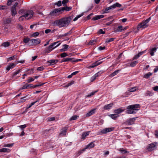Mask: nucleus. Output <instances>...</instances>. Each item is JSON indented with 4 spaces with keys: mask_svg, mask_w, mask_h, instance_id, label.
Masks as SVG:
<instances>
[{
    "mask_svg": "<svg viewBox=\"0 0 158 158\" xmlns=\"http://www.w3.org/2000/svg\"><path fill=\"white\" fill-rule=\"evenodd\" d=\"M73 19L72 16L68 17H64L58 20H56L54 22V24L60 27H65L68 26Z\"/></svg>",
    "mask_w": 158,
    "mask_h": 158,
    "instance_id": "nucleus-1",
    "label": "nucleus"
},
{
    "mask_svg": "<svg viewBox=\"0 0 158 158\" xmlns=\"http://www.w3.org/2000/svg\"><path fill=\"white\" fill-rule=\"evenodd\" d=\"M19 13L22 15L19 18V20L20 21H23L24 18L27 19H30L32 17L34 14L32 10L25 11L24 9L20 10L19 11Z\"/></svg>",
    "mask_w": 158,
    "mask_h": 158,
    "instance_id": "nucleus-2",
    "label": "nucleus"
},
{
    "mask_svg": "<svg viewBox=\"0 0 158 158\" xmlns=\"http://www.w3.org/2000/svg\"><path fill=\"white\" fill-rule=\"evenodd\" d=\"M140 105L139 104L132 105L128 106L127 107V110L126 112L128 114H134L138 110L137 108L140 107Z\"/></svg>",
    "mask_w": 158,
    "mask_h": 158,
    "instance_id": "nucleus-3",
    "label": "nucleus"
},
{
    "mask_svg": "<svg viewBox=\"0 0 158 158\" xmlns=\"http://www.w3.org/2000/svg\"><path fill=\"white\" fill-rule=\"evenodd\" d=\"M151 20V17H149L145 20L139 23L137 26V29L138 31L142 30L148 26V23Z\"/></svg>",
    "mask_w": 158,
    "mask_h": 158,
    "instance_id": "nucleus-4",
    "label": "nucleus"
},
{
    "mask_svg": "<svg viewBox=\"0 0 158 158\" xmlns=\"http://www.w3.org/2000/svg\"><path fill=\"white\" fill-rule=\"evenodd\" d=\"M18 4V3L16 2L11 9V14L12 16H15L17 13V11L16 8Z\"/></svg>",
    "mask_w": 158,
    "mask_h": 158,
    "instance_id": "nucleus-5",
    "label": "nucleus"
},
{
    "mask_svg": "<svg viewBox=\"0 0 158 158\" xmlns=\"http://www.w3.org/2000/svg\"><path fill=\"white\" fill-rule=\"evenodd\" d=\"M59 42H54L51 44L48 48V49L46 50V52H50L52 51L53 49L54 48H55L56 47H58V46H59L60 44V43L59 44L57 45H56V46L54 47V48H53L52 49V48L54 47V44H57Z\"/></svg>",
    "mask_w": 158,
    "mask_h": 158,
    "instance_id": "nucleus-6",
    "label": "nucleus"
},
{
    "mask_svg": "<svg viewBox=\"0 0 158 158\" xmlns=\"http://www.w3.org/2000/svg\"><path fill=\"white\" fill-rule=\"evenodd\" d=\"M60 12V9H55L50 13V15L52 16H57L61 14Z\"/></svg>",
    "mask_w": 158,
    "mask_h": 158,
    "instance_id": "nucleus-7",
    "label": "nucleus"
},
{
    "mask_svg": "<svg viewBox=\"0 0 158 158\" xmlns=\"http://www.w3.org/2000/svg\"><path fill=\"white\" fill-rule=\"evenodd\" d=\"M114 130V128H106L100 131L101 133L102 134H106L108 132H110Z\"/></svg>",
    "mask_w": 158,
    "mask_h": 158,
    "instance_id": "nucleus-8",
    "label": "nucleus"
},
{
    "mask_svg": "<svg viewBox=\"0 0 158 158\" xmlns=\"http://www.w3.org/2000/svg\"><path fill=\"white\" fill-rule=\"evenodd\" d=\"M156 148V144L155 143H152L148 145L147 150L148 151H152Z\"/></svg>",
    "mask_w": 158,
    "mask_h": 158,
    "instance_id": "nucleus-9",
    "label": "nucleus"
},
{
    "mask_svg": "<svg viewBox=\"0 0 158 158\" xmlns=\"http://www.w3.org/2000/svg\"><path fill=\"white\" fill-rule=\"evenodd\" d=\"M122 6V5L116 2L115 3L113 4L112 6L109 7H107L108 10H113L115 9L116 7H120Z\"/></svg>",
    "mask_w": 158,
    "mask_h": 158,
    "instance_id": "nucleus-10",
    "label": "nucleus"
},
{
    "mask_svg": "<svg viewBox=\"0 0 158 158\" xmlns=\"http://www.w3.org/2000/svg\"><path fill=\"white\" fill-rule=\"evenodd\" d=\"M30 41L31 42V45H35L39 44L41 42V40L39 39H36L31 40Z\"/></svg>",
    "mask_w": 158,
    "mask_h": 158,
    "instance_id": "nucleus-11",
    "label": "nucleus"
},
{
    "mask_svg": "<svg viewBox=\"0 0 158 158\" xmlns=\"http://www.w3.org/2000/svg\"><path fill=\"white\" fill-rule=\"evenodd\" d=\"M102 61H97L94 63H93L92 64L88 67V68H93L100 64H101Z\"/></svg>",
    "mask_w": 158,
    "mask_h": 158,
    "instance_id": "nucleus-12",
    "label": "nucleus"
},
{
    "mask_svg": "<svg viewBox=\"0 0 158 158\" xmlns=\"http://www.w3.org/2000/svg\"><path fill=\"white\" fill-rule=\"evenodd\" d=\"M102 61H97L94 63H93L92 64L88 67V68H93L100 64H101Z\"/></svg>",
    "mask_w": 158,
    "mask_h": 158,
    "instance_id": "nucleus-13",
    "label": "nucleus"
},
{
    "mask_svg": "<svg viewBox=\"0 0 158 158\" xmlns=\"http://www.w3.org/2000/svg\"><path fill=\"white\" fill-rule=\"evenodd\" d=\"M102 61H97L94 63H93L92 64L88 67V68H93L100 64H101Z\"/></svg>",
    "mask_w": 158,
    "mask_h": 158,
    "instance_id": "nucleus-14",
    "label": "nucleus"
},
{
    "mask_svg": "<svg viewBox=\"0 0 158 158\" xmlns=\"http://www.w3.org/2000/svg\"><path fill=\"white\" fill-rule=\"evenodd\" d=\"M123 28V27L122 26H118L117 28H115L114 31L115 32H121L123 30H124L126 29V27L124 28Z\"/></svg>",
    "mask_w": 158,
    "mask_h": 158,
    "instance_id": "nucleus-15",
    "label": "nucleus"
},
{
    "mask_svg": "<svg viewBox=\"0 0 158 158\" xmlns=\"http://www.w3.org/2000/svg\"><path fill=\"white\" fill-rule=\"evenodd\" d=\"M113 105V103H110L105 105L103 107V109L105 110H108L110 109Z\"/></svg>",
    "mask_w": 158,
    "mask_h": 158,
    "instance_id": "nucleus-16",
    "label": "nucleus"
},
{
    "mask_svg": "<svg viewBox=\"0 0 158 158\" xmlns=\"http://www.w3.org/2000/svg\"><path fill=\"white\" fill-rule=\"evenodd\" d=\"M33 86V85L32 84L24 85H23L22 88L20 89H30L31 87H32Z\"/></svg>",
    "mask_w": 158,
    "mask_h": 158,
    "instance_id": "nucleus-17",
    "label": "nucleus"
},
{
    "mask_svg": "<svg viewBox=\"0 0 158 158\" xmlns=\"http://www.w3.org/2000/svg\"><path fill=\"white\" fill-rule=\"evenodd\" d=\"M124 110V109H123L121 108H119L115 110L114 111V112L115 113L118 114V115L119 114L121 113Z\"/></svg>",
    "mask_w": 158,
    "mask_h": 158,
    "instance_id": "nucleus-18",
    "label": "nucleus"
},
{
    "mask_svg": "<svg viewBox=\"0 0 158 158\" xmlns=\"http://www.w3.org/2000/svg\"><path fill=\"white\" fill-rule=\"evenodd\" d=\"M94 146V144L93 142H91L85 148V149H90L93 148Z\"/></svg>",
    "mask_w": 158,
    "mask_h": 158,
    "instance_id": "nucleus-19",
    "label": "nucleus"
},
{
    "mask_svg": "<svg viewBox=\"0 0 158 158\" xmlns=\"http://www.w3.org/2000/svg\"><path fill=\"white\" fill-rule=\"evenodd\" d=\"M11 150L9 148H3L0 149V152H9Z\"/></svg>",
    "mask_w": 158,
    "mask_h": 158,
    "instance_id": "nucleus-20",
    "label": "nucleus"
},
{
    "mask_svg": "<svg viewBox=\"0 0 158 158\" xmlns=\"http://www.w3.org/2000/svg\"><path fill=\"white\" fill-rule=\"evenodd\" d=\"M58 60H51L48 61V62L50 64V65H53L57 63Z\"/></svg>",
    "mask_w": 158,
    "mask_h": 158,
    "instance_id": "nucleus-21",
    "label": "nucleus"
},
{
    "mask_svg": "<svg viewBox=\"0 0 158 158\" xmlns=\"http://www.w3.org/2000/svg\"><path fill=\"white\" fill-rule=\"evenodd\" d=\"M74 58H65L63 59L61 61L62 62H66L72 61V62H73V60Z\"/></svg>",
    "mask_w": 158,
    "mask_h": 158,
    "instance_id": "nucleus-22",
    "label": "nucleus"
},
{
    "mask_svg": "<svg viewBox=\"0 0 158 158\" xmlns=\"http://www.w3.org/2000/svg\"><path fill=\"white\" fill-rule=\"evenodd\" d=\"M15 64L14 63H11L6 68V70L9 71L11 69H12L15 66Z\"/></svg>",
    "mask_w": 158,
    "mask_h": 158,
    "instance_id": "nucleus-23",
    "label": "nucleus"
},
{
    "mask_svg": "<svg viewBox=\"0 0 158 158\" xmlns=\"http://www.w3.org/2000/svg\"><path fill=\"white\" fill-rule=\"evenodd\" d=\"M67 128H64L61 130V131L60 134V135H66L67 132Z\"/></svg>",
    "mask_w": 158,
    "mask_h": 158,
    "instance_id": "nucleus-24",
    "label": "nucleus"
},
{
    "mask_svg": "<svg viewBox=\"0 0 158 158\" xmlns=\"http://www.w3.org/2000/svg\"><path fill=\"white\" fill-rule=\"evenodd\" d=\"M95 110L96 109H95L91 110L87 114L86 116L89 117L91 115L95 113Z\"/></svg>",
    "mask_w": 158,
    "mask_h": 158,
    "instance_id": "nucleus-25",
    "label": "nucleus"
},
{
    "mask_svg": "<svg viewBox=\"0 0 158 158\" xmlns=\"http://www.w3.org/2000/svg\"><path fill=\"white\" fill-rule=\"evenodd\" d=\"M43 8V7L42 6H35L34 7V8L38 12V14H41V12H39V11L40 10V9H41Z\"/></svg>",
    "mask_w": 158,
    "mask_h": 158,
    "instance_id": "nucleus-26",
    "label": "nucleus"
},
{
    "mask_svg": "<svg viewBox=\"0 0 158 158\" xmlns=\"http://www.w3.org/2000/svg\"><path fill=\"white\" fill-rule=\"evenodd\" d=\"M89 131L84 132L82 134L81 139H84L85 137L89 135Z\"/></svg>",
    "mask_w": 158,
    "mask_h": 158,
    "instance_id": "nucleus-27",
    "label": "nucleus"
},
{
    "mask_svg": "<svg viewBox=\"0 0 158 158\" xmlns=\"http://www.w3.org/2000/svg\"><path fill=\"white\" fill-rule=\"evenodd\" d=\"M120 71V70H116L114 72L112 73L111 74H110L109 75V76L112 77H114V76H115V75H117L119 73V72Z\"/></svg>",
    "mask_w": 158,
    "mask_h": 158,
    "instance_id": "nucleus-28",
    "label": "nucleus"
},
{
    "mask_svg": "<svg viewBox=\"0 0 158 158\" xmlns=\"http://www.w3.org/2000/svg\"><path fill=\"white\" fill-rule=\"evenodd\" d=\"M156 50V48H152L150 49V54L151 56H153L154 55V53L155 52Z\"/></svg>",
    "mask_w": 158,
    "mask_h": 158,
    "instance_id": "nucleus-29",
    "label": "nucleus"
},
{
    "mask_svg": "<svg viewBox=\"0 0 158 158\" xmlns=\"http://www.w3.org/2000/svg\"><path fill=\"white\" fill-rule=\"evenodd\" d=\"M104 17V16L102 15H97L93 18V19L94 20H96L99 19L101 18H102Z\"/></svg>",
    "mask_w": 158,
    "mask_h": 158,
    "instance_id": "nucleus-30",
    "label": "nucleus"
},
{
    "mask_svg": "<svg viewBox=\"0 0 158 158\" xmlns=\"http://www.w3.org/2000/svg\"><path fill=\"white\" fill-rule=\"evenodd\" d=\"M12 19L10 18H7L4 20V23L6 24H9L11 23Z\"/></svg>",
    "mask_w": 158,
    "mask_h": 158,
    "instance_id": "nucleus-31",
    "label": "nucleus"
},
{
    "mask_svg": "<svg viewBox=\"0 0 158 158\" xmlns=\"http://www.w3.org/2000/svg\"><path fill=\"white\" fill-rule=\"evenodd\" d=\"M98 73H96L91 78L90 80L91 82L93 81L96 78V77L98 76Z\"/></svg>",
    "mask_w": 158,
    "mask_h": 158,
    "instance_id": "nucleus-32",
    "label": "nucleus"
},
{
    "mask_svg": "<svg viewBox=\"0 0 158 158\" xmlns=\"http://www.w3.org/2000/svg\"><path fill=\"white\" fill-rule=\"evenodd\" d=\"M10 45V43L8 42H6L3 43L2 44L1 46L4 47L6 48L9 46Z\"/></svg>",
    "mask_w": 158,
    "mask_h": 158,
    "instance_id": "nucleus-33",
    "label": "nucleus"
},
{
    "mask_svg": "<svg viewBox=\"0 0 158 158\" xmlns=\"http://www.w3.org/2000/svg\"><path fill=\"white\" fill-rule=\"evenodd\" d=\"M152 73L150 72H149L148 73L145 74L143 76V77L145 78L146 79H148L152 75Z\"/></svg>",
    "mask_w": 158,
    "mask_h": 158,
    "instance_id": "nucleus-34",
    "label": "nucleus"
},
{
    "mask_svg": "<svg viewBox=\"0 0 158 158\" xmlns=\"http://www.w3.org/2000/svg\"><path fill=\"white\" fill-rule=\"evenodd\" d=\"M109 116L112 118H115L118 117L119 115L115 113L114 114H110Z\"/></svg>",
    "mask_w": 158,
    "mask_h": 158,
    "instance_id": "nucleus-35",
    "label": "nucleus"
},
{
    "mask_svg": "<svg viewBox=\"0 0 158 158\" xmlns=\"http://www.w3.org/2000/svg\"><path fill=\"white\" fill-rule=\"evenodd\" d=\"M118 150L121 152L122 153H126L128 152L126 150L122 148H119Z\"/></svg>",
    "mask_w": 158,
    "mask_h": 158,
    "instance_id": "nucleus-36",
    "label": "nucleus"
},
{
    "mask_svg": "<svg viewBox=\"0 0 158 158\" xmlns=\"http://www.w3.org/2000/svg\"><path fill=\"white\" fill-rule=\"evenodd\" d=\"M135 119H129V120L127 123L128 125H132L134 123Z\"/></svg>",
    "mask_w": 158,
    "mask_h": 158,
    "instance_id": "nucleus-37",
    "label": "nucleus"
},
{
    "mask_svg": "<svg viewBox=\"0 0 158 158\" xmlns=\"http://www.w3.org/2000/svg\"><path fill=\"white\" fill-rule=\"evenodd\" d=\"M137 87H132L128 89V91L130 92H133L136 90Z\"/></svg>",
    "mask_w": 158,
    "mask_h": 158,
    "instance_id": "nucleus-38",
    "label": "nucleus"
},
{
    "mask_svg": "<svg viewBox=\"0 0 158 158\" xmlns=\"http://www.w3.org/2000/svg\"><path fill=\"white\" fill-rule=\"evenodd\" d=\"M97 90L91 92V93L87 95L86 97H91L92 96L94 95L95 94L97 93Z\"/></svg>",
    "mask_w": 158,
    "mask_h": 158,
    "instance_id": "nucleus-39",
    "label": "nucleus"
},
{
    "mask_svg": "<svg viewBox=\"0 0 158 158\" xmlns=\"http://www.w3.org/2000/svg\"><path fill=\"white\" fill-rule=\"evenodd\" d=\"M85 149L84 148L82 150H79L77 153L76 154L77 156H79L80 155L81 153H83L84 151H85Z\"/></svg>",
    "mask_w": 158,
    "mask_h": 158,
    "instance_id": "nucleus-40",
    "label": "nucleus"
},
{
    "mask_svg": "<svg viewBox=\"0 0 158 158\" xmlns=\"http://www.w3.org/2000/svg\"><path fill=\"white\" fill-rule=\"evenodd\" d=\"M114 39L113 38H111L110 39L107 38L105 42L106 43H108L110 42H112L114 40Z\"/></svg>",
    "mask_w": 158,
    "mask_h": 158,
    "instance_id": "nucleus-41",
    "label": "nucleus"
},
{
    "mask_svg": "<svg viewBox=\"0 0 158 158\" xmlns=\"http://www.w3.org/2000/svg\"><path fill=\"white\" fill-rule=\"evenodd\" d=\"M83 15V13H82L80 15H78L74 19L73 21H76L79 18H80Z\"/></svg>",
    "mask_w": 158,
    "mask_h": 158,
    "instance_id": "nucleus-42",
    "label": "nucleus"
},
{
    "mask_svg": "<svg viewBox=\"0 0 158 158\" xmlns=\"http://www.w3.org/2000/svg\"><path fill=\"white\" fill-rule=\"evenodd\" d=\"M14 145V143H9L7 144H5L3 146L4 147H11L13 146Z\"/></svg>",
    "mask_w": 158,
    "mask_h": 158,
    "instance_id": "nucleus-43",
    "label": "nucleus"
},
{
    "mask_svg": "<svg viewBox=\"0 0 158 158\" xmlns=\"http://www.w3.org/2000/svg\"><path fill=\"white\" fill-rule=\"evenodd\" d=\"M138 63V61H133L130 64V66L131 67L135 66Z\"/></svg>",
    "mask_w": 158,
    "mask_h": 158,
    "instance_id": "nucleus-44",
    "label": "nucleus"
},
{
    "mask_svg": "<svg viewBox=\"0 0 158 158\" xmlns=\"http://www.w3.org/2000/svg\"><path fill=\"white\" fill-rule=\"evenodd\" d=\"M152 92H151L150 91H148L145 94V95L146 96H152Z\"/></svg>",
    "mask_w": 158,
    "mask_h": 158,
    "instance_id": "nucleus-45",
    "label": "nucleus"
},
{
    "mask_svg": "<svg viewBox=\"0 0 158 158\" xmlns=\"http://www.w3.org/2000/svg\"><path fill=\"white\" fill-rule=\"evenodd\" d=\"M16 0H8L7 2V5L8 6H10L12 2L15 1Z\"/></svg>",
    "mask_w": 158,
    "mask_h": 158,
    "instance_id": "nucleus-46",
    "label": "nucleus"
},
{
    "mask_svg": "<svg viewBox=\"0 0 158 158\" xmlns=\"http://www.w3.org/2000/svg\"><path fill=\"white\" fill-rule=\"evenodd\" d=\"M62 2L61 1H59L58 2L55 3L54 4L57 5L58 6H60L61 5Z\"/></svg>",
    "mask_w": 158,
    "mask_h": 158,
    "instance_id": "nucleus-47",
    "label": "nucleus"
},
{
    "mask_svg": "<svg viewBox=\"0 0 158 158\" xmlns=\"http://www.w3.org/2000/svg\"><path fill=\"white\" fill-rule=\"evenodd\" d=\"M21 71V69H19L17 71H16L14 72L13 74V76H15L17 75Z\"/></svg>",
    "mask_w": 158,
    "mask_h": 158,
    "instance_id": "nucleus-48",
    "label": "nucleus"
},
{
    "mask_svg": "<svg viewBox=\"0 0 158 158\" xmlns=\"http://www.w3.org/2000/svg\"><path fill=\"white\" fill-rule=\"evenodd\" d=\"M69 0H63L62 3L63 6H66V4L69 2Z\"/></svg>",
    "mask_w": 158,
    "mask_h": 158,
    "instance_id": "nucleus-49",
    "label": "nucleus"
},
{
    "mask_svg": "<svg viewBox=\"0 0 158 158\" xmlns=\"http://www.w3.org/2000/svg\"><path fill=\"white\" fill-rule=\"evenodd\" d=\"M102 13H107L109 12V10H108L107 8H106L104 10H102Z\"/></svg>",
    "mask_w": 158,
    "mask_h": 158,
    "instance_id": "nucleus-50",
    "label": "nucleus"
},
{
    "mask_svg": "<svg viewBox=\"0 0 158 158\" xmlns=\"http://www.w3.org/2000/svg\"><path fill=\"white\" fill-rule=\"evenodd\" d=\"M30 40L28 38H24L23 39V42L25 43H27L29 41H30Z\"/></svg>",
    "mask_w": 158,
    "mask_h": 158,
    "instance_id": "nucleus-51",
    "label": "nucleus"
},
{
    "mask_svg": "<svg viewBox=\"0 0 158 158\" xmlns=\"http://www.w3.org/2000/svg\"><path fill=\"white\" fill-rule=\"evenodd\" d=\"M39 33L38 32H35L32 34L31 36L32 37L37 36L39 35Z\"/></svg>",
    "mask_w": 158,
    "mask_h": 158,
    "instance_id": "nucleus-52",
    "label": "nucleus"
},
{
    "mask_svg": "<svg viewBox=\"0 0 158 158\" xmlns=\"http://www.w3.org/2000/svg\"><path fill=\"white\" fill-rule=\"evenodd\" d=\"M67 56V54L65 52H64L62 53L60 55V56L61 57H64Z\"/></svg>",
    "mask_w": 158,
    "mask_h": 158,
    "instance_id": "nucleus-53",
    "label": "nucleus"
},
{
    "mask_svg": "<svg viewBox=\"0 0 158 158\" xmlns=\"http://www.w3.org/2000/svg\"><path fill=\"white\" fill-rule=\"evenodd\" d=\"M71 33V31H69V32H67V33H66L63 35H62V36H67L69 35Z\"/></svg>",
    "mask_w": 158,
    "mask_h": 158,
    "instance_id": "nucleus-54",
    "label": "nucleus"
},
{
    "mask_svg": "<svg viewBox=\"0 0 158 158\" xmlns=\"http://www.w3.org/2000/svg\"><path fill=\"white\" fill-rule=\"evenodd\" d=\"M19 127H20L21 129L23 131V129L25 128L26 127V126L25 124L19 126Z\"/></svg>",
    "mask_w": 158,
    "mask_h": 158,
    "instance_id": "nucleus-55",
    "label": "nucleus"
},
{
    "mask_svg": "<svg viewBox=\"0 0 158 158\" xmlns=\"http://www.w3.org/2000/svg\"><path fill=\"white\" fill-rule=\"evenodd\" d=\"M72 9L71 7H69L67 6H65V10L69 11Z\"/></svg>",
    "mask_w": 158,
    "mask_h": 158,
    "instance_id": "nucleus-56",
    "label": "nucleus"
},
{
    "mask_svg": "<svg viewBox=\"0 0 158 158\" xmlns=\"http://www.w3.org/2000/svg\"><path fill=\"white\" fill-rule=\"evenodd\" d=\"M27 71H29V72L28 73V74H32L34 73L33 69H29L27 70Z\"/></svg>",
    "mask_w": 158,
    "mask_h": 158,
    "instance_id": "nucleus-57",
    "label": "nucleus"
},
{
    "mask_svg": "<svg viewBox=\"0 0 158 158\" xmlns=\"http://www.w3.org/2000/svg\"><path fill=\"white\" fill-rule=\"evenodd\" d=\"M7 9V7L6 6H1V9L2 10H6Z\"/></svg>",
    "mask_w": 158,
    "mask_h": 158,
    "instance_id": "nucleus-58",
    "label": "nucleus"
},
{
    "mask_svg": "<svg viewBox=\"0 0 158 158\" xmlns=\"http://www.w3.org/2000/svg\"><path fill=\"white\" fill-rule=\"evenodd\" d=\"M44 69V68L43 66L37 68V70L39 71H41Z\"/></svg>",
    "mask_w": 158,
    "mask_h": 158,
    "instance_id": "nucleus-59",
    "label": "nucleus"
},
{
    "mask_svg": "<svg viewBox=\"0 0 158 158\" xmlns=\"http://www.w3.org/2000/svg\"><path fill=\"white\" fill-rule=\"evenodd\" d=\"M63 46L64 47V48L65 50V51H67V49L69 47V45H66V44H64L63 45Z\"/></svg>",
    "mask_w": 158,
    "mask_h": 158,
    "instance_id": "nucleus-60",
    "label": "nucleus"
},
{
    "mask_svg": "<svg viewBox=\"0 0 158 158\" xmlns=\"http://www.w3.org/2000/svg\"><path fill=\"white\" fill-rule=\"evenodd\" d=\"M105 48H106V47L105 46H104L103 47H102V46H100L98 48V49L100 51H101L102 50L105 49Z\"/></svg>",
    "mask_w": 158,
    "mask_h": 158,
    "instance_id": "nucleus-61",
    "label": "nucleus"
},
{
    "mask_svg": "<svg viewBox=\"0 0 158 158\" xmlns=\"http://www.w3.org/2000/svg\"><path fill=\"white\" fill-rule=\"evenodd\" d=\"M34 80V79L31 77L30 78H29L28 80H27V82L28 83H30L31 81H33Z\"/></svg>",
    "mask_w": 158,
    "mask_h": 158,
    "instance_id": "nucleus-62",
    "label": "nucleus"
},
{
    "mask_svg": "<svg viewBox=\"0 0 158 158\" xmlns=\"http://www.w3.org/2000/svg\"><path fill=\"white\" fill-rule=\"evenodd\" d=\"M82 60L81 59H75L74 58L73 62H77L79 61H81Z\"/></svg>",
    "mask_w": 158,
    "mask_h": 158,
    "instance_id": "nucleus-63",
    "label": "nucleus"
},
{
    "mask_svg": "<svg viewBox=\"0 0 158 158\" xmlns=\"http://www.w3.org/2000/svg\"><path fill=\"white\" fill-rule=\"evenodd\" d=\"M95 40H91L89 42V44L90 45H92L94 44L95 42Z\"/></svg>",
    "mask_w": 158,
    "mask_h": 158,
    "instance_id": "nucleus-64",
    "label": "nucleus"
}]
</instances>
